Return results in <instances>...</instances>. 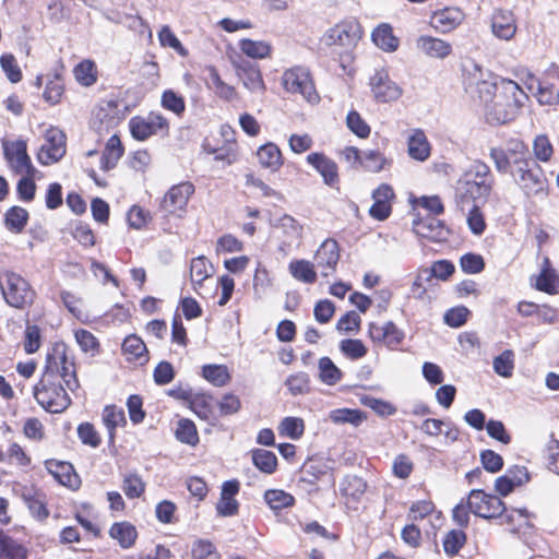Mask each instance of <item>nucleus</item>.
<instances>
[{
  "label": "nucleus",
  "mask_w": 559,
  "mask_h": 559,
  "mask_svg": "<svg viewBox=\"0 0 559 559\" xmlns=\"http://www.w3.org/2000/svg\"><path fill=\"white\" fill-rule=\"evenodd\" d=\"M284 88L294 94H300L307 102L317 103L319 95L310 76L308 69L295 67L283 74Z\"/></svg>",
  "instance_id": "nucleus-7"
},
{
  "label": "nucleus",
  "mask_w": 559,
  "mask_h": 559,
  "mask_svg": "<svg viewBox=\"0 0 559 559\" xmlns=\"http://www.w3.org/2000/svg\"><path fill=\"white\" fill-rule=\"evenodd\" d=\"M408 154L412 158L424 162L430 155V145L421 130H415L408 139Z\"/></svg>",
  "instance_id": "nucleus-32"
},
{
  "label": "nucleus",
  "mask_w": 559,
  "mask_h": 559,
  "mask_svg": "<svg viewBox=\"0 0 559 559\" xmlns=\"http://www.w3.org/2000/svg\"><path fill=\"white\" fill-rule=\"evenodd\" d=\"M314 260L317 265L322 269V276L328 277L331 275L335 271L340 260V247L336 240H324L318 248Z\"/></svg>",
  "instance_id": "nucleus-17"
},
{
  "label": "nucleus",
  "mask_w": 559,
  "mask_h": 559,
  "mask_svg": "<svg viewBox=\"0 0 559 559\" xmlns=\"http://www.w3.org/2000/svg\"><path fill=\"white\" fill-rule=\"evenodd\" d=\"M288 269L292 276L299 282L313 284L317 281V273L310 261L294 260L289 263Z\"/></svg>",
  "instance_id": "nucleus-35"
},
{
  "label": "nucleus",
  "mask_w": 559,
  "mask_h": 559,
  "mask_svg": "<svg viewBox=\"0 0 559 559\" xmlns=\"http://www.w3.org/2000/svg\"><path fill=\"white\" fill-rule=\"evenodd\" d=\"M342 353L350 359H359L366 356L367 348L360 340L347 338L340 344Z\"/></svg>",
  "instance_id": "nucleus-58"
},
{
  "label": "nucleus",
  "mask_w": 559,
  "mask_h": 559,
  "mask_svg": "<svg viewBox=\"0 0 559 559\" xmlns=\"http://www.w3.org/2000/svg\"><path fill=\"white\" fill-rule=\"evenodd\" d=\"M47 468L60 484L69 487L73 485L72 479L76 475L73 473V467L70 463L48 462Z\"/></svg>",
  "instance_id": "nucleus-45"
},
{
  "label": "nucleus",
  "mask_w": 559,
  "mask_h": 559,
  "mask_svg": "<svg viewBox=\"0 0 559 559\" xmlns=\"http://www.w3.org/2000/svg\"><path fill=\"white\" fill-rule=\"evenodd\" d=\"M257 157L262 167L276 171L282 165V153L274 143H266L259 147Z\"/></svg>",
  "instance_id": "nucleus-27"
},
{
  "label": "nucleus",
  "mask_w": 559,
  "mask_h": 559,
  "mask_svg": "<svg viewBox=\"0 0 559 559\" xmlns=\"http://www.w3.org/2000/svg\"><path fill=\"white\" fill-rule=\"evenodd\" d=\"M78 436L83 444L90 445L92 448H97L102 442L98 432L90 423H83L79 425Z\"/></svg>",
  "instance_id": "nucleus-64"
},
{
  "label": "nucleus",
  "mask_w": 559,
  "mask_h": 559,
  "mask_svg": "<svg viewBox=\"0 0 559 559\" xmlns=\"http://www.w3.org/2000/svg\"><path fill=\"white\" fill-rule=\"evenodd\" d=\"M467 504L472 513L483 519L499 518L507 511L504 502L499 497L480 489H473L469 492Z\"/></svg>",
  "instance_id": "nucleus-8"
},
{
  "label": "nucleus",
  "mask_w": 559,
  "mask_h": 559,
  "mask_svg": "<svg viewBox=\"0 0 559 559\" xmlns=\"http://www.w3.org/2000/svg\"><path fill=\"white\" fill-rule=\"evenodd\" d=\"M193 192L194 187L190 182L175 185L163 198L160 209L167 214H175L178 211H183Z\"/></svg>",
  "instance_id": "nucleus-13"
},
{
  "label": "nucleus",
  "mask_w": 559,
  "mask_h": 559,
  "mask_svg": "<svg viewBox=\"0 0 559 559\" xmlns=\"http://www.w3.org/2000/svg\"><path fill=\"white\" fill-rule=\"evenodd\" d=\"M413 229L417 236L435 242L447 240L450 233L442 221L430 215L414 222Z\"/></svg>",
  "instance_id": "nucleus-16"
},
{
  "label": "nucleus",
  "mask_w": 559,
  "mask_h": 559,
  "mask_svg": "<svg viewBox=\"0 0 559 559\" xmlns=\"http://www.w3.org/2000/svg\"><path fill=\"white\" fill-rule=\"evenodd\" d=\"M395 194L391 186L386 183L380 185L372 193L373 204L369 210L371 217L378 221H384L391 214V201Z\"/></svg>",
  "instance_id": "nucleus-19"
},
{
  "label": "nucleus",
  "mask_w": 559,
  "mask_h": 559,
  "mask_svg": "<svg viewBox=\"0 0 559 559\" xmlns=\"http://www.w3.org/2000/svg\"><path fill=\"white\" fill-rule=\"evenodd\" d=\"M464 20V13L454 7L444 8L433 12L430 25L440 33H449L455 29Z\"/></svg>",
  "instance_id": "nucleus-20"
},
{
  "label": "nucleus",
  "mask_w": 559,
  "mask_h": 559,
  "mask_svg": "<svg viewBox=\"0 0 559 559\" xmlns=\"http://www.w3.org/2000/svg\"><path fill=\"white\" fill-rule=\"evenodd\" d=\"M264 500L273 510H282L292 507L295 502L294 497L281 489H269L264 493Z\"/></svg>",
  "instance_id": "nucleus-44"
},
{
  "label": "nucleus",
  "mask_w": 559,
  "mask_h": 559,
  "mask_svg": "<svg viewBox=\"0 0 559 559\" xmlns=\"http://www.w3.org/2000/svg\"><path fill=\"white\" fill-rule=\"evenodd\" d=\"M493 185L495 177L489 166L479 159L473 160L456 181V207H467L469 202L486 203Z\"/></svg>",
  "instance_id": "nucleus-2"
},
{
  "label": "nucleus",
  "mask_w": 559,
  "mask_h": 559,
  "mask_svg": "<svg viewBox=\"0 0 559 559\" xmlns=\"http://www.w3.org/2000/svg\"><path fill=\"white\" fill-rule=\"evenodd\" d=\"M61 380L72 392L80 386L74 364L67 357L66 346L56 344L52 352L47 354L45 370L33 390L36 402L49 413H62L71 404Z\"/></svg>",
  "instance_id": "nucleus-1"
},
{
  "label": "nucleus",
  "mask_w": 559,
  "mask_h": 559,
  "mask_svg": "<svg viewBox=\"0 0 559 559\" xmlns=\"http://www.w3.org/2000/svg\"><path fill=\"white\" fill-rule=\"evenodd\" d=\"M361 37V25L356 20H346L329 28L321 40L326 46H337L344 52H349L357 46Z\"/></svg>",
  "instance_id": "nucleus-6"
},
{
  "label": "nucleus",
  "mask_w": 559,
  "mask_h": 559,
  "mask_svg": "<svg viewBox=\"0 0 559 559\" xmlns=\"http://www.w3.org/2000/svg\"><path fill=\"white\" fill-rule=\"evenodd\" d=\"M282 436L298 440L305 431L304 420L299 417H285L278 427Z\"/></svg>",
  "instance_id": "nucleus-47"
},
{
  "label": "nucleus",
  "mask_w": 559,
  "mask_h": 559,
  "mask_svg": "<svg viewBox=\"0 0 559 559\" xmlns=\"http://www.w3.org/2000/svg\"><path fill=\"white\" fill-rule=\"evenodd\" d=\"M318 367L319 379L323 383L334 385L341 381L343 373L329 357L320 358Z\"/></svg>",
  "instance_id": "nucleus-38"
},
{
  "label": "nucleus",
  "mask_w": 559,
  "mask_h": 559,
  "mask_svg": "<svg viewBox=\"0 0 559 559\" xmlns=\"http://www.w3.org/2000/svg\"><path fill=\"white\" fill-rule=\"evenodd\" d=\"M273 226L282 230L285 238L283 245L290 246L293 242H299L302 238V225L288 214L281 216Z\"/></svg>",
  "instance_id": "nucleus-24"
},
{
  "label": "nucleus",
  "mask_w": 559,
  "mask_h": 559,
  "mask_svg": "<svg viewBox=\"0 0 559 559\" xmlns=\"http://www.w3.org/2000/svg\"><path fill=\"white\" fill-rule=\"evenodd\" d=\"M514 354L507 349L493 359V370L501 377L509 378L514 369Z\"/></svg>",
  "instance_id": "nucleus-54"
},
{
  "label": "nucleus",
  "mask_w": 559,
  "mask_h": 559,
  "mask_svg": "<svg viewBox=\"0 0 559 559\" xmlns=\"http://www.w3.org/2000/svg\"><path fill=\"white\" fill-rule=\"evenodd\" d=\"M491 32L502 40H510L516 33V22L513 13L507 10H497L491 17Z\"/></svg>",
  "instance_id": "nucleus-21"
},
{
  "label": "nucleus",
  "mask_w": 559,
  "mask_h": 559,
  "mask_svg": "<svg viewBox=\"0 0 559 559\" xmlns=\"http://www.w3.org/2000/svg\"><path fill=\"white\" fill-rule=\"evenodd\" d=\"M526 99L527 95L518 83L512 80H502L500 92L485 106L486 121L493 126L513 121Z\"/></svg>",
  "instance_id": "nucleus-3"
},
{
  "label": "nucleus",
  "mask_w": 559,
  "mask_h": 559,
  "mask_svg": "<svg viewBox=\"0 0 559 559\" xmlns=\"http://www.w3.org/2000/svg\"><path fill=\"white\" fill-rule=\"evenodd\" d=\"M123 152L124 148L118 135H111L100 157V168L105 171L114 169L117 166L119 159L122 157Z\"/></svg>",
  "instance_id": "nucleus-25"
},
{
  "label": "nucleus",
  "mask_w": 559,
  "mask_h": 559,
  "mask_svg": "<svg viewBox=\"0 0 559 559\" xmlns=\"http://www.w3.org/2000/svg\"><path fill=\"white\" fill-rule=\"evenodd\" d=\"M511 175L515 183L528 198L545 194L547 180L540 166L527 155L514 159V169Z\"/></svg>",
  "instance_id": "nucleus-4"
},
{
  "label": "nucleus",
  "mask_w": 559,
  "mask_h": 559,
  "mask_svg": "<svg viewBox=\"0 0 559 559\" xmlns=\"http://www.w3.org/2000/svg\"><path fill=\"white\" fill-rule=\"evenodd\" d=\"M466 542V534L461 530L450 531L443 539L444 552L449 556L459 554Z\"/></svg>",
  "instance_id": "nucleus-52"
},
{
  "label": "nucleus",
  "mask_w": 559,
  "mask_h": 559,
  "mask_svg": "<svg viewBox=\"0 0 559 559\" xmlns=\"http://www.w3.org/2000/svg\"><path fill=\"white\" fill-rule=\"evenodd\" d=\"M366 418V414L359 409L337 408L329 413V419L336 425L350 424L358 427Z\"/></svg>",
  "instance_id": "nucleus-33"
},
{
  "label": "nucleus",
  "mask_w": 559,
  "mask_h": 559,
  "mask_svg": "<svg viewBox=\"0 0 559 559\" xmlns=\"http://www.w3.org/2000/svg\"><path fill=\"white\" fill-rule=\"evenodd\" d=\"M73 72L76 81L83 86H91L97 80L95 63L91 60L81 61L75 66Z\"/></svg>",
  "instance_id": "nucleus-46"
},
{
  "label": "nucleus",
  "mask_w": 559,
  "mask_h": 559,
  "mask_svg": "<svg viewBox=\"0 0 559 559\" xmlns=\"http://www.w3.org/2000/svg\"><path fill=\"white\" fill-rule=\"evenodd\" d=\"M129 130L131 135L138 141H145L150 136L163 132L168 133V120L157 112H150L147 117L135 116L129 121Z\"/></svg>",
  "instance_id": "nucleus-9"
},
{
  "label": "nucleus",
  "mask_w": 559,
  "mask_h": 559,
  "mask_svg": "<svg viewBox=\"0 0 559 559\" xmlns=\"http://www.w3.org/2000/svg\"><path fill=\"white\" fill-rule=\"evenodd\" d=\"M526 155L527 150L522 142H516L514 147L508 152L500 147H492L489 153L497 171L500 174H511V169H514V159L524 158Z\"/></svg>",
  "instance_id": "nucleus-15"
},
{
  "label": "nucleus",
  "mask_w": 559,
  "mask_h": 559,
  "mask_svg": "<svg viewBox=\"0 0 559 559\" xmlns=\"http://www.w3.org/2000/svg\"><path fill=\"white\" fill-rule=\"evenodd\" d=\"M460 265L463 272L477 274L485 269V261L481 255L469 252L461 257Z\"/></svg>",
  "instance_id": "nucleus-62"
},
{
  "label": "nucleus",
  "mask_w": 559,
  "mask_h": 559,
  "mask_svg": "<svg viewBox=\"0 0 559 559\" xmlns=\"http://www.w3.org/2000/svg\"><path fill=\"white\" fill-rule=\"evenodd\" d=\"M213 266L204 255L193 258L190 263V277L194 290L202 295L200 289L205 280L212 276Z\"/></svg>",
  "instance_id": "nucleus-26"
},
{
  "label": "nucleus",
  "mask_w": 559,
  "mask_h": 559,
  "mask_svg": "<svg viewBox=\"0 0 559 559\" xmlns=\"http://www.w3.org/2000/svg\"><path fill=\"white\" fill-rule=\"evenodd\" d=\"M0 285L3 298L9 306L24 309L34 302L36 293L20 274L5 272Z\"/></svg>",
  "instance_id": "nucleus-5"
},
{
  "label": "nucleus",
  "mask_w": 559,
  "mask_h": 559,
  "mask_svg": "<svg viewBox=\"0 0 559 559\" xmlns=\"http://www.w3.org/2000/svg\"><path fill=\"white\" fill-rule=\"evenodd\" d=\"M3 153L5 159L16 174H26V176L34 175L35 168L27 154L25 141L16 140L13 142H3Z\"/></svg>",
  "instance_id": "nucleus-11"
},
{
  "label": "nucleus",
  "mask_w": 559,
  "mask_h": 559,
  "mask_svg": "<svg viewBox=\"0 0 559 559\" xmlns=\"http://www.w3.org/2000/svg\"><path fill=\"white\" fill-rule=\"evenodd\" d=\"M416 46L430 58L444 59L452 53V45L450 43L428 35L419 36Z\"/></svg>",
  "instance_id": "nucleus-22"
},
{
  "label": "nucleus",
  "mask_w": 559,
  "mask_h": 559,
  "mask_svg": "<svg viewBox=\"0 0 559 559\" xmlns=\"http://www.w3.org/2000/svg\"><path fill=\"white\" fill-rule=\"evenodd\" d=\"M372 41L384 51H394L399 47V39L393 35L391 25L380 24L371 34Z\"/></svg>",
  "instance_id": "nucleus-31"
},
{
  "label": "nucleus",
  "mask_w": 559,
  "mask_h": 559,
  "mask_svg": "<svg viewBox=\"0 0 559 559\" xmlns=\"http://www.w3.org/2000/svg\"><path fill=\"white\" fill-rule=\"evenodd\" d=\"M454 265L448 260H440L432 264L429 269H424V274H426V281H430L432 277H437L440 280H447L454 272Z\"/></svg>",
  "instance_id": "nucleus-56"
},
{
  "label": "nucleus",
  "mask_w": 559,
  "mask_h": 559,
  "mask_svg": "<svg viewBox=\"0 0 559 559\" xmlns=\"http://www.w3.org/2000/svg\"><path fill=\"white\" fill-rule=\"evenodd\" d=\"M485 203L469 202L467 207H457L463 214L467 215V225L475 235H481L486 228L484 215L480 206Z\"/></svg>",
  "instance_id": "nucleus-34"
},
{
  "label": "nucleus",
  "mask_w": 559,
  "mask_h": 559,
  "mask_svg": "<svg viewBox=\"0 0 559 559\" xmlns=\"http://www.w3.org/2000/svg\"><path fill=\"white\" fill-rule=\"evenodd\" d=\"M122 350L128 355V360L139 361V364L143 365L148 359L146 345L136 335H129L124 338Z\"/></svg>",
  "instance_id": "nucleus-29"
},
{
  "label": "nucleus",
  "mask_w": 559,
  "mask_h": 559,
  "mask_svg": "<svg viewBox=\"0 0 559 559\" xmlns=\"http://www.w3.org/2000/svg\"><path fill=\"white\" fill-rule=\"evenodd\" d=\"M162 106L174 112L176 116L181 117L186 110V103L182 96L178 95L173 90H166L162 94Z\"/></svg>",
  "instance_id": "nucleus-49"
},
{
  "label": "nucleus",
  "mask_w": 559,
  "mask_h": 559,
  "mask_svg": "<svg viewBox=\"0 0 559 559\" xmlns=\"http://www.w3.org/2000/svg\"><path fill=\"white\" fill-rule=\"evenodd\" d=\"M207 152L214 155L215 160L223 162L225 165H231L237 159L236 142H228L222 147L210 148Z\"/></svg>",
  "instance_id": "nucleus-63"
},
{
  "label": "nucleus",
  "mask_w": 559,
  "mask_h": 559,
  "mask_svg": "<svg viewBox=\"0 0 559 559\" xmlns=\"http://www.w3.org/2000/svg\"><path fill=\"white\" fill-rule=\"evenodd\" d=\"M254 466L265 474H272L277 466L276 455L269 450L258 449L252 452Z\"/></svg>",
  "instance_id": "nucleus-41"
},
{
  "label": "nucleus",
  "mask_w": 559,
  "mask_h": 559,
  "mask_svg": "<svg viewBox=\"0 0 559 559\" xmlns=\"http://www.w3.org/2000/svg\"><path fill=\"white\" fill-rule=\"evenodd\" d=\"M158 39L164 47H170L176 50L181 57L188 56V50L182 46L177 36L173 33L169 26L164 25L158 33Z\"/></svg>",
  "instance_id": "nucleus-57"
},
{
  "label": "nucleus",
  "mask_w": 559,
  "mask_h": 559,
  "mask_svg": "<svg viewBox=\"0 0 559 559\" xmlns=\"http://www.w3.org/2000/svg\"><path fill=\"white\" fill-rule=\"evenodd\" d=\"M122 489L130 499L139 498L145 489V484L136 474L127 475L123 479Z\"/></svg>",
  "instance_id": "nucleus-61"
},
{
  "label": "nucleus",
  "mask_w": 559,
  "mask_h": 559,
  "mask_svg": "<svg viewBox=\"0 0 559 559\" xmlns=\"http://www.w3.org/2000/svg\"><path fill=\"white\" fill-rule=\"evenodd\" d=\"M368 333L374 343L383 344L390 349H395L405 336L404 332L392 321H388L384 324L371 322Z\"/></svg>",
  "instance_id": "nucleus-14"
},
{
  "label": "nucleus",
  "mask_w": 559,
  "mask_h": 559,
  "mask_svg": "<svg viewBox=\"0 0 559 559\" xmlns=\"http://www.w3.org/2000/svg\"><path fill=\"white\" fill-rule=\"evenodd\" d=\"M28 222V212L21 206H12L4 214V225L8 230L19 234Z\"/></svg>",
  "instance_id": "nucleus-37"
},
{
  "label": "nucleus",
  "mask_w": 559,
  "mask_h": 559,
  "mask_svg": "<svg viewBox=\"0 0 559 559\" xmlns=\"http://www.w3.org/2000/svg\"><path fill=\"white\" fill-rule=\"evenodd\" d=\"M346 124L347 128L360 139H367L370 135V127L355 110L347 114Z\"/></svg>",
  "instance_id": "nucleus-55"
},
{
  "label": "nucleus",
  "mask_w": 559,
  "mask_h": 559,
  "mask_svg": "<svg viewBox=\"0 0 559 559\" xmlns=\"http://www.w3.org/2000/svg\"><path fill=\"white\" fill-rule=\"evenodd\" d=\"M237 75L246 88L253 93L263 92L265 86L260 69L251 62H243L237 67Z\"/></svg>",
  "instance_id": "nucleus-23"
},
{
  "label": "nucleus",
  "mask_w": 559,
  "mask_h": 559,
  "mask_svg": "<svg viewBox=\"0 0 559 559\" xmlns=\"http://www.w3.org/2000/svg\"><path fill=\"white\" fill-rule=\"evenodd\" d=\"M176 438L182 443L197 444L199 437L194 423L189 419H180L176 429Z\"/></svg>",
  "instance_id": "nucleus-50"
},
{
  "label": "nucleus",
  "mask_w": 559,
  "mask_h": 559,
  "mask_svg": "<svg viewBox=\"0 0 559 559\" xmlns=\"http://www.w3.org/2000/svg\"><path fill=\"white\" fill-rule=\"evenodd\" d=\"M241 51L250 58L263 59L271 52V45L263 40L241 39L239 43Z\"/></svg>",
  "instance_id": "nucleus-40"
},
{
  "label": "nucleus",
  "mask_w": 559,
  "mask_h": 559,
  "mask_svg": "<svg viewBox=\"0 0 559 559\" xmlns=\"http://www.w3.org/2000/svg\"><path fill=\"white\" fill-rule=\"evenodd\" d=\"M44 139L45 142L37 153V160L45 166L59 162L66 154L64 133L58 128H49Z\"/></svg>",
  "instance_id": "nucleus-10"
},
{
  "label": "nucleus",
  "mask_w": 559,
  "mask_h": 559,
  "mask_svg": "<svg viewBox=\"0 0 559 559\" xmlns=\"http://www.w3.org/2000/svg\"><path fill=\"white\" fill-rule=\"evenodd\" d=\"M535 287L547 294H556L559 287V276L556 271L549 266L543 267L536 280Z\"/></svg>",
  "instance_id": "nucleus-42"
},
{
  "label": "nucleus",
  "mask_w": 559,
  "mask_h": 559,
  "mask_svg": "<svg viewBox=\"0 0 559 559\" xmlns=\"http://www.w3.org/2000/svg\"><path fill=\"white\" fill-rule=\"evenodd\" d=\"M0 559H27V549L0 531Z\"/></svg>",
  "instance_id": "nucleus-30"
},
{
  "label": "nucleus",
  "mask_w": 559,
  "mask_h": 559,
  "mask_svg": "<svg viewBox=\"0 0 559 559\" xmlns=\"http://www.w3.org/2000/svg\"><path fill=\"white\" fill-rule=\"evenodd\" d=\"M391 163L381 152L374 150L364 152L362 159L360 160L364 169L371 173H380L386 166H390Z\"/></svg>",
  "instance_id": "nucleus-39"
},
{
  "label": "nucleus",
  "mask_w": 559,
  "mask_h": 559,
  "mask_svg": "<svg viewBox=\"0 0 559 559\" xmlns=\"http://www.w3.org/2000/svg\"><path fill=\"white\" fill-rule=\"evenodd\" d=\"M192 559H219L216 547L207 539H197L191 547Z\"/></svg>",
  "instance_id": "nucleus-51"
},
{
  "label": "nucleus",
  "mask_w": 559,
  "mask_h": 559,
  "mask_svg": "<svg viewBox=\"0 0 559 559\" xmlns=\"http://www.w3.org/2000/svg\"><path fill=\"white\" fill-rule=\"evenodd\" d=\"M307 162L322 176L323 182L326 186L331 188L338 186V167L333 159L329 158L323 153L316 152L307 156Z\"/></svg>",
  "instance_id": "nucleus-18"
},
{
  "label": "nucleus",
  "mask_w": 559,
  "mask_h": 559,
  "mask_svg": "<svg viewBox=\"0 0 559 559\" xmlns=\"http://www.w3.org/2000/svg\"><path fill=\"white\" fill-rule=\"evenodd\" d=\"M285 384L292 394H305L310 389V379L306 372H298L287 378Z\"/></svg>",
  "instance_id": "nucleus-59"
},
{
  "label": "nucleus",
  "mask_w": 559,
  "mask_h": 559,
  "mask_svg": "<svg viewBox=\"0 0 559 559\" xmlns=\"http://www.w3.org/2000/svg\"><path fill=\"white\" fill-rule=\"evenodd\" d=\"M109 535L111 538L116 539L122 548L128 549L134 545L138 532L132 524L119 522L110 527Z\"/></svg>",
  "instance_id": "nucleus-28"
},
{
  "label": "nucleus",
  "mask_w": 559,
  "mask_h": 559,
  "mask_svg": "<svg viewBox=\"0 0 559 559\" xmlns=\"http://www.w3.org/2000/svg\"><path fill=\"white\" fill-rule=\"evenodd\" d=\"M202 376L215 386H224L230 380L228 369L224 365H205Z\"/></svg>",
  "instance_id": "nucleus-43"
},
{
  "label": "nucleus",
  "mask_w": 559,
  "mask_h": 559,
  "mask_svg": "<svg viewBox=\"0 0 559 559\" xmlns=\"http://www.w3.org/2000/svg\"><path fill=\"white\" fill-rule=\"evenodd\" d=\"M366 481L358 476H346L342 483V491L345 496L358 500L366 491Z\"/></svg>",
  "instance_id": "nucleus-48"
},
{
  "label": "nucleus",
  "mask_w": 559,
  "mask_h": 559,
  "mask_svg": "<svg viewBox=\"0 0 559 559\" xmlns=\"http://www.w3.org/2000/svg\"><path fill=\"white\" fill-rule=\"evenodd\" d=\"M360 401L362 405L371 408L376 414L382 417L394 415L396 412V407L384 400L365 395L360 399Z\"/></svg>",
  "instance_id": "nucleus-53"
},
{
  "label": "nucleus",
  "mask_w": 559,
  "mask_h": 559,
  "mask_svg": "<svg viewBox=\"0 0 559 559\" xmlns=\"http://www.w3.org/2000/svg\"><path fill=\"white\" fill-rule=\"evenodd\" d=\"M370 87L379 103L395 102L402 95V88L390 79L385 70H379L370 78Z\"/></svg>",
  "instance_id": "nucleus-12"
},
{
  "label": "nucleus",
  "mask_w": 559,
  "mask_h": 559,
  "mask_svg": "<svg viewBox=\"0 0 559 559\" xmlns=\"http://www.w3.org/2000/svg\"><path fill=\"white\" fill-rule=\"evenodd\" d=\"M103 421L108 430L109 439L111 441L115 439L116 428L123 426L127 423L123 409L115 405H108L104 408Z\"/></svg>",
  "instance_id": "nucleus-36"
},
{
  "label": "nucleus",
  "mask_w": 559,
  "mask_h": 559,
  "mask_svg": "<svg viewBox=\"0 0 559 559\" xmlns=\"http://www.w3.org/2000/svg\"><path fill=\"white\" fill-rule=\"evenodd\" d=\"M533 152L535 157L540 162L550 160L554 150L552 145L545 134H539L534 139L533 142Z\"/></svg>",
  "instance_id": "nucleus-60"
}]
</instances>
